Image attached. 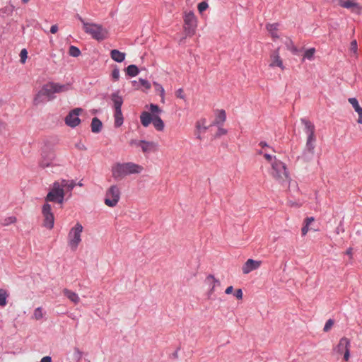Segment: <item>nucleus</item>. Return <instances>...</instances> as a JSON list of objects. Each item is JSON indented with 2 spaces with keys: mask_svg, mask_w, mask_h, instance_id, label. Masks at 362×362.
Segmentation results:
<instances>
[{
  "mask_svg": "<svg viewBox=\"0 0 362 362\" xmlns=\"http://www.w3.org/2000/svg\"><path fill=\"white\" fill-rule=\"evenodd\" d=\"M76 186L74 180H60L55 181L45 197V202H57L62 204L64 202L66 192H71Z\"/></svg>",
  "mask_w": 362,
  "mask_h": 362,
  "instance_id": "f257e3e1",
  "label": "nucleus"
},
{
  "mask_svg": "<svg viewBox=\"0 0 362 362\" xmlns=\"http://www.w3.org/2000/svg\"><path fill=\"white\" fill-rule=\"evenodd\" d=\"M144 167L133 162L116 163L111 168L112 177L121 180L132 174H140L144 171Z\"/></svg>",
  "mask_w": 362,
  "mask_h": 362,
  "instance_id": "f03ea898",
  "label": "nucleus"
},
{
  "mask_svg": "<svg viewBox=\"0 0 362 362\" xmlns=\"http://www.w3.org/2000/svg\"><path fill=\"white\" fill-rule=\"evenodd\" d=\"M271 166L270 175L276 182L283 184L290 180L289 173L284 163L274 158Z\"/></svg>",
  "mask_w": 362,
  "mask_h": 362,
  "instance_id": "7ed1b4c3",
  "label": "nucleus"
},
{
  "mask_svg": "<svg viewBox=\"0 0 362 362\" xmlns=\"http://www.w3.org/2000/svg\"><path fill=\"white\" fill-rule=\"evenodd\" d=\"M83 24L84 31L90 35L92 37L98 41L103 40L107 37L108 32L103 25L96 23H88L80 18Z\"/></svg>",
  "mask_w": 362,
  "mask_h": 362,
  "instance_id": "20e7f679",
  "label": "nucleus"
},
{
  "mask_svg": "<svg viewBox=\"0 0 362 362\" xmlns=\"http://www.w3.org/2000/svg\"><path fill=\"white\" fill-rule=\"evenodd\" d=\"M302 124H304V132L307 135V141H306V149L310 152L313 153L314 148L315 146L316 142V136H315V127L313 123L310 121L302 118L300 119Z\"/></svg>",
  "mask_w": 362,
  "mask_h": 362,
  "instance_id": "39448f33",
  "label": "nucleus"
},
{
  "mask_svg": "<svg viewBox=\"0 0 362 362\" xmlns=\"http://www.w3.org/2000/svg\"><path fill=\"white\" fill-rule=\"evenodd\" d=\"M83 227L80 223H76V225L71 228L68 234V245L70 248L75 251L81 242V233Z\"/></svg>",
  "mask_w": 362,
  "mask_h": 362,
  "instance_id": "423d86ee",
  "label": "nucleus"
},
{
  "mask_svg": "<svg viewBox=\"0 0 362 362\" xmlns=\"http://www.w3.org/2000/svg\"><path fill=\"white\" fill-rule=\"evenodd\" d=\"M70 89L69 84H59L57 83L50 82L45 84L43 86V92L46 94V97L48 98V100L50 99V97L54 93L66 92Z\"/></svg>",
  "mask_w": 362,
  "mask_h": 362,
  "instance_id": "0eeeda50",
  "label": "nucleus"
},
{
  "mask_svg": "<svg viewBox=\"0 0 362 362\" xmlns=\"http://www.w3.org/2000/svg\"><path fill=\"white\" fill-rule=\"evenodd\" d=\"M120 198V191L117 185H112L106 192L105 204L110 206H115Z\"/></svg>",
  "mask_w": 362,
  "mask_h": 362,
  "instance_id": "6e6552de",
  "label": "nucleus"
},
{
  "mask_svg": "<svg viewBox=\"0 0 362 362\" xmlns=\"http://www.w3.org/2000/svg\"><path fill=\"white\" fill-rule=\"evenodd\" d=\"M184 29L187 35L192 36L195 33L197 19L192 12H189L184 17Z\"/></svg>",
  "mask_w": 362,
  "mask_h": 362,
  "instance_id": "1a4fd4ad",
  "label": "nucleus"
},
{
  "mask_svg": "<svg viewBox=\"0 0 362 362\" xmlns=\"http://www.w3.org/2000/svg\"><path fill=\"white\" fill-rule=\"evenodd\" d=\"M42 214L44 218L43 226L48 229L54 227V216L52 212V206L49 204L45 203L42 208Z\"/></svg>",
  "mask_w": 362,
  "mask_h": 362,
  "instance_id": "9d476101",
  "label": "nucleus"
},
{
  "mask_svg": "<svg viewBox=\"0 0 362 362\" xmlns=\"http://www.w3.org/2000/svg\"><path fill=\"white\" fill-rule=\"evenodd\" d=\"M81 108H74L65 117V124L70 127H76L81 123V119L78 117L79 115L82 112Z\"/></svg>",
  "mask_w": 362,
  "mask_h": 362,
  "instance_id": "9b49d317",
  "label": "nucleus"
},
{
  "mask_svg": "<svg viewBox=\"0 0 362 362\" xmlns=\"http://www.w3.org/2000/svg\"><path fill=\"white\" fill-rule=\"evenodd\" d=\"M270 67H274L278 66L281 70H284L285 69L283 60L280 57L279 54V48L276 49V50L273 51L270 54Z\"/></svg>",
  "mask_w": 362,
  "mask_h": 362,
  "instance_id": "f8f14e48",
  "label": "nucleus"
},
{
  "mask_svg": "<svg viewBox=\"0 0 362 362\" xmlns=\"http://www.w3.org/2000/svg\"><path fill=\"white\" fill-rule=\"evenodd\" d=\"M41 156L40 165L43 168L50 166L55 157L54 153L52 151H43Z\"/></svg>",
  "mask_w": 362,
  "mask_h": 362,
  "instance_id": "ddd939ff",
  "label": "nucleus"
},
{
  "mask_svg": "<svg viewBox=\"0 0 362 362\" xmlns=\"http://www.w3.org/2000/svg\"><path fill=\"white\" fill-rule=\"evenodd\" d=\"M261 261H256L252 259H248L242 267V272L244 274L258 269L261 265Z\"/></svg>",
  "mask_w": 362,
  "mask_h": 362,
  "instance_id": "4468645a",
  "label": "nucleus"
},
{
  "mask_svg": "<svg viewBox=\"0 0 362 362\" xmlns=\"http://www.w3.org/2000/svg\"><path fill=\"white\" fill-rule=\"evenodd\" d=\"M350 346L351 344L349 339L346 337H342L340 339L335 350L338 354H343V352L350 350Z\"/></svg>",
  "mask_w": 362,
  "mask_h": 362,
  "instance_id": "2eb2a0df",
  "label": "nucleus"
},
{
  "mask_svg": "<svg viewBox=\"0 0 362 362\" xmlns=\"http://www.w3.org/2000/svg\"><path fill=\"white\" fill-rule=\"evenodd\" d=\"M344 8L350 9L351 12L360 14L362 11V6L354 0H346Z\"/></svg>",
  "mask_w": 362,
  "mask_h": 362,
  "instance_id": "dca6fc26",
  "label": "nucleus"
},
{
  "mask_svg": "<svg viewBox=\"0 0 362 362\" xmlns=\"http://www.w3.org/2000/svg\"><path fill=\"white\" fill-rule=\"evenodd\" d=\"M110 98L113 103L115 110H121V107L123 104V98L119 95V90L112 93L110 95Z\"/></svg>",
  "mask_w": 362,
  "mask_h": 362,
  "instance_id": "f3484780",
  "label": "nucleus"
},
{
  "mask_svg": "<svg viewBox=\"0 0 362 362\" xmlns=\"http://www.w3.org/2000/svg\"><path fill=\"white\" fill-rule=\"evenodd\" d=\"M349 103L353 106L354 110L358 113V118L357 122L362 124V107L358 104V102L355 98H350L348 100Z\"/></svg>",
  "mask_w": 362,
  "mask_h": 362,
  "instance_id": "a211bd4d",
  "label": "nucleus"
},
{
  "mask_svg": "<svg viewBox=\"0 0 362 362\" xmlns=\"http://www.w3.org/2000/svg\"><path fill=\"white\" fill-rule=\"evenodd\" d=\"M157 144L153 141H147L145 140L142 141L141 148L143 153H148L151 151H155L157 150Z\"/></svg>",
  "mask_w": 362,
  "mask_h": 362,
  "instance_id": "6ab92c4d",
  "label": "nucleus"
},
{
  "mask_svg": "<svg viewBox=\"0 0 362 362\" xmlns=\"http://www.w3.org/2000/svg\"><path fill=\"white\" fill-rule=\"evenodd\" d=\"M206 283L211 286L209 293V294H212L215 291V287L216 286H220L221 282L218 279H216L214 275L209 274L206 278Z\"/></svg>",
  "mask_w": 362,
  "mask_h": 362,
  "instance_id": "aec40b11",
  "label": "nucleus"
},
{
  "mask_svg": "<svg viewBox=\"0 0 362 362\" xmlns=\"http://www.w3.org/2000/svg\"><path fill=\"white\" fill-rule=\"evenodd\" d=\"M64 295L67 297L71 302H73L74 304H78L80 301V298L78 295L67 288H64L63 290Z\"/></svg>",
  "mask_w": 362,
  "mask_h": 362,
  "instance_id": "412c9836",
  "label": "nucleus"
},
{
  "mask_svg": "<svg viewBox=\"0 0 362 362\" xmlns=\"http://www.w3.org/2000/svg\"><path fill=\"white\" fill-rule=\"evenodd\" d=\"M153 116H152L148 112H143L141 114V116H140L141 123L145 127H148L153 122Z\"/></svg>",
  "mask_w": 362,
  "mask_h": 362,
  "instance_id": "4be33fe9",
  "label": "nucleus"
},
{
  "mask_svg": "<svg viewBox=\"0 0 362 362\" xmlns=\"http://www.w3.org/2000/svg\"><path fill=\"white\" fill-rule=\"evenodd\" d=\"M110 56L117 62H122L125 59V53L117 49H112L110 52Z\"/></svg>",
  "mask_w": 362,
  "mask_h": 362,
  "instance_id": "5701e85b",
  "label": "nucleus"
},
{
  "mask_svg": "<svg viewBox=\"0 0 362 362\" xmlns=\"http://www.w3.org/2000/svg\"><path fill=\"white\" fill-rule=\"evenodd\" d=\"M266 28L268 30V32L269 33L271 37L274 40L279 38L278 24L277 23H273V24L269 23L266 25Z\"/></svg>",
  "mask_w": 362,
  "mask_h": 362,
  "instance_id": "b1692460",
  "label": "nucleus"
},
{
  "mask_svg": "<svg viewBox=\"0 0 362 362\" xmlns=\"http://www.w3.org/2000/svg\"><path fill=\"white\" fill-rule=\"evenodd\" d=\"M115 126L116 127H120L123 124L124 117L122 115V110H115Z\"/></svg>",
  "mask_w": 362,
  "mask_h": 362,
  "instance_id": "393cba45",
  "label": "nucleus"
},
{
  "mask_svg": "<svg viewBox=\"0 0 362 362\" xmlns=\"http://www.w3.org/2000/svg\"><path fill=\"white\" fill-rule=\"evenodd\" d=\"M315 218L313 217H308L304 220L303 226L301 229L302 235L305 236L310 230V225L314 222Z\"/></svg>",
  "mask_w": 362,
  "mask_h": 362,
  "instance_id": "a878e982",
  "label": "nucleus"
},
{
  "mask_svg": "<svg viewBox=\"0 0 362 362\" xmlns=\"http://www.w3.org/2000/svg\"><path fill=\"white\" fill-rule=\"evenodd\" d=\"M102 122L97 117H94L91 122V131L93 133H98L101 131Z\"/></svg>",
  "mask_w": 362,
  "mask_h": 362,
  "instance_id": "bb28decb",
  "label": "nucleus"
},
{
  "mask_svg": "<svg viewBox=\"0 0 362 362\" xmlns=\"http://www.w3.org/2000/svg\"><path fill=\"white\" fill-rule=\"evenodd\" d=\"M226 112L223 110H218L216 114L214 123L216 124H222L226 121Z\"/></svg>",
  "mask_w": 362,
  "mask_h": 362,
  "instance_id": "cd10ccee",
  "label": "nucleus"
},
{
  "mask_svg": "<svg viewBox=\"0 0 362 362\" xmlns=\"http://www.w3.org/2000/svg\"><path fill=\"white\" fill-rule=\"evenodd\" d=\"M154 127L158 131H162L164 129V123L161 118L157 115H153V119L152 122Z\"/></svg>",
  "mask_w": 362,
  "mask_h": 362,
  "instance_id": "c85d7f7f",
  "label": "nucleus"
},
{
  "mask_svg": "<svg viewBox=\"0 0 362 362\" xmlns=\"http://www.w3.org/2000/svg\"><path fill=\"white\" fill-rule=\"evenodd\" d=\"M153 86L155 87L156 91L160 95V96L161 98V102L164 103V101H165V90H164L163 87L157 82H154Z\"/></svg>",
  "mask_w": 362,
  "mask_h": 362,
  "instance_id": "c756f323",
  "label": "nucleus"
},
{
  "mask_svg": "<svg viewBox=\"0 0 362 362\" xmlns=\"http://www.w3.org/2000/svg\"><path fill=\"white\" fill-rule=\"evenodd\" d=\"M8 292L4 288H0V305L1 306L4 307L6 305V303H7L6 298H8Z\"/></svg>",
  "mask_w": 362,
  "mask_h": 362,
  "instance_id": "7c9ffc66",
  "label": "nucleus"
},
{
  "mask_svg": "<svg viewBox=\"0 0 362 362\" xmlns=\"http://www.w3.org/2000/svg\"><path fill=\"white\" fill-rule=\"evenodd\" d=\"M127 74L132 77L136 76L139 74V69L136 65H129L127 68Z\"/></svg>",
  "mask_w": 362,
  "mask_h": 362,
  "instance_id": "2f4dec72",
  "label": "nucleus"
},
{
  "mask_svg": "<svg viewBox=\"0 0 362 362\" xmlns=\"http://www.w3.org/2000/svg\"><path fill=\"white\" fill-rule=\"evenodd\" d=\"M44 317L43 309L41 307L37 308L33 313V315L32 317L33 319L35 320H40Z\"/></svg>",
  "mask_w": 362,
  "mask_h": 362,
  "instance_id": "473e14b6",
  "label": "nucleus"
},
{
  "mask_svg": "<svg viewBox=\"0 0 362 362\" xmlns=\"http://www.w3.org/2000/svg\"><path fill=\"white\" fill-rule=\"evenodd\" d=\"M43 92V88L40 91L38 92V93L35 95L33 103L35 105H38L40 103H43L44 100L42 99L43 96H46V94L42 93Z\"/></svg>",
  "mask_w": 362,
  "mask_h": 362,
  "instance_id": "72a5a7b5",
  "label": "nucleus"
},
{
  "mask_svg": "<svg viewBox=\"0 0 362 362\" xmlns=\"http://www.w3.org/2000/svg\"><path fill=\"white\" fill-rule=\"evenodd\" d=\"M16 221H17V218L16 216H8V217H6L4 219H3V221L1 222V225L3 226H8L11 224L16 223Z\"/></svg>",
  "mask_w": 362,
  "mask_h": 362,
  "instance_id": "f704fd0d",
  "label": "nucleus"
},
{
  "mask_svg": "<svg viewBox=\"0 0 362 362\" xmlns=\"http://www.w3.org/2000/svg\"><path fill=\"white\" fill-rule=\"evenodd\" d=\"M285 45L287 49L291 51L293 54H296L298 52L297 47L294 45L293 41L291 39H287L285 42Z\"/></svg>",
  "mask_w": 362,
  "mask_h": 362,
  "instance_id": "c9c22d12",
  "label": "nucleus"
},
{
  "mask_svg": "<svg viewBox=\"0 0 362 362\" xmlns=\"http://www.w3.org/2000/svg\"><path fill=\"white\" fill-rule=\"evenodd\" d=\"M357 42L356 40H354L353 41H351L350 44L349 51L353 54V56L356 58L357 57Z\"/></svg>",
  "mask_w": 362,
  "mask_h": 362,
  "instance_id": "e433bc0d",
  "label": "nucleus"
},
{
  "mask_svg": "<svg viewBox=\"0 0 362 362\" xmlns=\"http://www.w3.org/2000/svg\"><path fill=\"white\" fill-rule=\"evenodd\" d=\"M69 54L74 57H77L81 54L80 49L75 47V46H71L69 47Z\"/></svg>",
  "mask_w": 362,
  "mask_h": 362,
  "instance_id": "4c0bfd02",
  "label": "nucleus"
},
{
  "mask_svg": "<svg viewBox=\"0 0 362 362\" xmlns=\"http://www.w3.org/2000/svg\"><path fill=\"white\" fill-rule=\"evenodd\" d=\"M315 53V49L310 48L305 51V52L304 54V58L311 60V59H313Z\"/></svg>",
  "mask_w": 362,
  "mask_h": 362,
  "instance_id": "58836bf2",
  "label": "nucleus"
},
{
  "mask_svg": "<svg viewBox=\"0 0 362 362\" xmlns=\"http://www.w3.org/2000/svg\"><path fill=\"white\" fill-rule=\"evenodd\" d=\"M334 322L333 320L329 319L325 323V325L323 328V331L325 332H329L331 329V328L332 327V326L334 325Z\"/></svg>",
  "mask_w": 362,
  "mask_h": 362,
  "instance_id": "ea45409f",
  "label": "nucleus"
},
{
  "mask_svg": "<svg viewBox=\"0 0 362 362\" xmlns=\"http://www.w3.org/2000/svg\"><path fill=\"white\" fill-rule=\"evenodd\" d=\"M20 57H21V62L22 64H25L26 62V59L28 58V52H27L26 49H21V53H20Z\"/></svg>",
  "mask_w": 362,
  "mask_h": 362,
  "instance_id": "a19ab883",
  "label": "nucleus"
},
{
  "mask_svg": "<svg viewBox=\"0 0 362 362\" xmlns=\"http://www.w3.org/2000/svg\"><path fill=\"white\" fill-rule=\"evenodd\" d=\"M139 84H140V87L142 86L146 90H148L151 87V83L147 80H145V79H143V78H140L139 79Z\"/></svg>",
  "mask_w": 362,
  "mask_h": 362,
  "instance_id": "79ce46f5",
  "label": "nucleus"
},
{
  "mask_svg": "<svg viewBox=\"0 0 362 362\" xmlns=\"http://www.w3.org/2000/svg\"><path fill=\"white\" fill-rule=\"evenodd\" d=\"M111 76L114 81H117L119 78V70L115 68L112 70Z\"/></svg>",
  "mask_w": 362,
  "mask_h": 362,
  "instance_id": "37998d69",
  "label": "nucleus"
},
{
  "mask_svg": "<svg viewBox=\"0 0 362 362\" xmlns=\"http://www.w3.org/2000/svg\"><path fill=\"white\" fill-rule=\"evenodd\" d=\"M208 8V4L205 1H202L198 4V10L200 13L204 11Z\"/></svg>",
  "mask_w": 362,
  "mask_h": 362,
  "instance_id": "c03bdc74",
  "label": "nucleus"
},
{
  "mask_svg": "<svg viewBox=\"0 0 362 362\" xmlns=\"http://www.w3.org/2000/svg\"><path fill=\"white\" fill-rule=\"evenodd\" d=\"M150 110L152 113H159L161 112L160 109L157 105L151 104Z\"/></svg>",
  "mask_w": 362,
  "mask_h": 362,
  "instance_id": "a18cd8bd",
  "label": "nucleus"
},
{
  "mask_svg": "<svg viewBox=\"0 0 362 362\" xmlns=\"http://www.w3.org/2000/svg\"><path fill=\"white\" fill-rule=\"evenodd\" d=\"M143 140H136V139H132L129 141V145L132 146H138L141 147V143Z\"/></svg>",
  "mask_w": 362,
  "mask_h": 362,
  "instance_id": "49530a36",
  "label": "nucleus"
},
{
  "mask_svg": "<svg viewBox=\"0 0 362 362\" xmlns=\"http://www.w3.org/2000/svg\"><path fill=\"white\" fill-rule=\"evenodd\" d=\"M175 95H176L177 98H180V99H185V93H184V90H183L182 88H179L175 92Z\"/></svg>",
  "mask_w": 362,
  "mask_h": 362,
  "instance_id": "de8ad7c7",
  "label": "nucleus"
},
{
  "mask_svg": "<svg viewBox=\"0 0 362 362\" xmlns=\"http://www.w3.org/2000/svg\"><path fill=\"white\" fill-rule=\"evenodd\" d=\"M263 156L264 158L268 161L271 164L274 161V158H276V157L274 156H272V155H270L269 153H264L263 154Z\"/></svg>",
  "mask_w": 362,
  "mask_h": 362,
  "instance_id": "09e8293b",
  "label": "nucleus"
},
{
  "mask_svg": "<svg viewBox=\"0 0 362 362\" xmlns=\"http://www.w3.org/2000/svg\"><path fill=\"white\" fill-rule=\"evenodd\" d=\"M234 296L236 297L237 299L241 300L243 296V291L240 288H238L235 291Z\"/></svg>",
  "mask_w": 362,
  "mask_h": 362,
  "instance_id": "8fccbe9b",
  "label": "nucleus"
},
{
  "mask_svg": "<svg viewBox=\"0 0 362 362\" xmlns=\"http://www.w3.org/2000/svg\"><path fill=\"white\" fill-rule=\"evenodd\" d=\"M346 0H332L333 4L344 8Z\"/></svg>",
  "mask_w": 362,
  "mask_h": 362,
  "instance_id": "3c124183",
  "label": "nucleus"
},
{
  "mask_svg": "<svg viewBox=\"0 0 362 362\" xmlns=\"http://www.w3.org/2000/svg\"><path fill=\"white\" fill-rule=\"evenodd\" d=\"M226 133H227V131L225 129L219 127L218 129V132H217L216 135L218 136H220L221 135L226 134Z\"/></svg>",
  "mask_w": 362,
  "mask_h": 362,
  "instance_id": "603ef678",
  "label": "nucleus"
},
{
  "mask_svg": "<svg viewBox=\"0 0 362 362\" xmlns=\"http://www.w3.org/2000/svg\"><path fill=\"white\" fill-rule=\"evenodd\" d=\"M343 353H344V359L346 361H348L349 360V358H350V350L346 351L343 352Z\"/></svg>",
  "mask_w": 362,
  "mask_h": 362,
  "instance_id": "864d4df0",
  "label": "nucleus"
},
{
  "mask_svg": "<svg viewBox=\"0 0 362 362\" xmlns=\"http://www.w3.org/2000/svg\"><path fill=\"white\" fill-rule=\"evenodd\" d=\"M58 31V26L57 25H53L50 28V32L52 34H55Z\"/></svg>",
  "mask_w": 362,
  "mask_h": 362,
  "instance_id": "5fc2aeb1",
  "label": "nucleus"
},
{
  "mask_svg": "<svg viewBox=\"0 0 362 362\" xmlns=\"http://www.w3.org/2000/svg\"><path fill=\"white\" fill-rule=\"evenodd\" d=\"M233 287L232 286H230L226 288L225 293L226 294H231L233 293Z\"/></svg>",
  "mask_w": 362,
  "mask_h": 362,
  "instance_id": "6e6d98bb",
  "label": "nucleus"
},
{
  "mask_svg": "<svg viewBox=\"0 0 362 362\" xmlns=\"http://www.w3.org/2000/svg\"><path fill=\"white\" fill-rule=\"evenodd\" d=\"M40 362H52V358L50 356H45L41 359Z\"/></svg>",
  "mask_w": 362,
  "mask_h": 362,
  "instance_id": "4d7b16f0",
  "label": "nucleus"
},
{
  "mask_svg": "<svg viewBox=\"0 0 362 362\" xmlns=\"http://www.w3.org/2000/svg\"><path fill=\"white\" fill-rule=\"evenodd\" d=\"M132 84H133V86H134L136 89H139V88H140L139 81V82H137L136 81H132Z\"/></svg>",
  "mask_w": 362,
  "mask_h": 362,
  "instance_id": "13d9d810",
  "label": "nucleus"
},
{
  "mask_svg": "<svg viewBox=\"0 0 362 362\" xmlns=\"http://www.w3.org/2000/svg\"><path fill=\"white\" fill-rule=\"evenodd\" d=\"M201 123H202L204 124L205 123V119H202L201 121H199L197 123V128L199 129H201V127H202Z\"/></svg>",
  "mask_w": 362,
  "mask_h": 362,
  "instance_id": "bf43d9fd",
  "label": "nucleus"
},
{
  "mask_svg": "<svg viewBox=\"0 0 362 362\" xmlns=\"http://www.w3.org/2000/svg\"><path fill=\"white\" fill-rule=\"evenodd\" d=\"M346 254L349 255L350 257H351V255H352V249L351 248H349L346 250Z\"/></svg>",
  "mask_w": 362,
  "mask_h": 362,
  "instance_id": "052dcab7",
  "label": "nucleus"
},
{
  "mask_svg": "<svg viewBox=\"0 0 362 362\" xmlns=\"http://www.w3.org/2000/svg\"><path fill=\"white\" fill-rule=\"evenodd\" d=\"M259 145H260L262 148H264V147H265V146H267V144H266V143H264V142H260Z\"/></svg>",
  "mask_w": 362,
  "mask_h": 362,
  "instance_id": "680f3d73",
  "label": "nucleus"
},
{
  "mask_svg": "<svg viewBox=\"0 0 362 362\" xmlns=\"http://www.w3.org/2000/svg\"><path fill=\"white\" fill-rule=\"evenodd\" d=\"M75 351L77 352L80 356L81 355V352L79 351L78 349L76 348Z\"/></svg>",
  "mask_w": 362,
  "mask_h": 362,
  "instance_id": "e2e57ef3",
  "label": "nucleus"
},
{
  "mask_svg": "<svg viewBox=\"0 0 362 362\" xmlns=\"http://www.w3.org/2000/svg\"><path fill=\"white\" fill-rule=\"evenodd\" d=\"M22 2H23L24 4H26L28 3V1H30V0H21Z\"/></svg>",
  "mask_w": 362,
  "mask_h": 362,
  "instance_id": "0e129e2a",
  "label": "nucleus"
},
{
  "mask_svg": "<svg viewBox=\"0 0 362 362\" xmlns=\"http://www.w3.org/2000/svg\"><path fill=\"white\" fill-rule=\"evenodd\" d=\"M81 149H82V150H86V148L83 146V147H82V148H81Z\"/></svg>",
  "mask_w": 362,
  "mask_h": 362,
  "instance_id": "69168bd1",
  "label": "nucleus"
}]
</instances>
